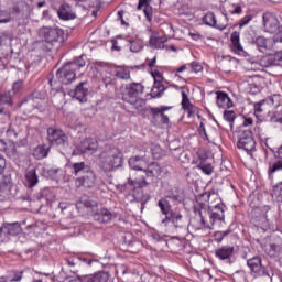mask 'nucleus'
Segmentation results:
<instances>
[{"label":"nucleus","instance_id":"nucleus-1","mask_svg":"<svg viewBox=\"0 0 282 282\" xmlns=\"http://www.w3.org/2000/svg\"><path fill=\"white\" fill-rule=\"evenodd\" d=\"M39 36L42 42L37 45L42 52H52L56 43H65V31L61 28L42 26Z\"/></svg>","mask_w":282,"mask_h":282},{"label":"nucleus","instance_id":"nucleus-2","mask_svg":"<svg viewBox=\"0 0 282 282\" xmlns=\"http://www.w3.org/2000/svg\"><path fill=\"white\" fill-rule=\"evenodd\" d=\"M97 166L104 173H111L122 166V151L116 147L108 148L97 156Z\"/></svg>","mask_w":282,"mask_h":282},{"label":"nucleus","instance_id":"nucleus-3","mask_svg":"<svg viewBox=\"0 0 282 282\" xmlns=\"http://www.w3.org/2000/svg\"><path fill=\"white\" fill-rule=\"evenodd\" d=\"M158 207L160 208L161 214L164 215V218L161 220L162 226H169V224H172L176 229L184 228V226H186L184 215L178 209H173L169 199H159Z\"/></svg>","mask_w":282,"mask_h":282},{"label":"nucleus","instance_id":"nucleus-4","mask_svg":"<svg viewBox=\"0 0 282 282\" xmlns=\"http://www.w3.org/2000/svg\"><path fill=\"white\" fill-rule=\"evenodd\" d=\"M85 58L83 56L76 57L73 62L66 63L56 72L57 79L62 85H72L73 80H76V72L85 67Z\"/></svg>","mask_w":282,"mask_h":282},{"label":"nucleus","instance_id":"nucleus-5","mask_svg":"<svg viewBox=\"0 0 282 282\" xmlns=\"http://www.w3.org/2000/svg\"><path fill=\"white\" fill-rule=\"evenodd\" d=\"M121 91L123 94L122 98L126 102L135 105V102H138V97L144 91V86L140 83H131L121 87Z\"/></svg>","mask_w":282,"mask_h":282},{"label":"nucleus","instance_id":"nucleus-6","mask_svg":"<svg viewBox=\"0 0 282 282\" xmlns=\"http://www.w3.org/2000/svg\"><path fill=\"white\" fill-rule=\"evenodd\" d=\"M202 21L205 25H208L209 28H215L216 30L224 32V30L228 28V21H230V18H228V12L223 11V20L217 21L215 13L207 12L203 17Z\"/></svg>","mask_w":282,"mask_h":282},{"label":"nucleus","instance_id":"nucleus-7","mask_svg":"<svg viewBox=\"0 0 282 282\" xmlns=\"http://www.w3.org/2000/svg\"><path fill=\"white\" fill-rule=\"evenodd\" d=\"M238 149L250 153L257 149V141H254V137L252 134V130L245 129L240 132V137L237 142Z\"/></svg>","mask_w":282,"mask_h":282},{"label":"nucleus","instance_id":"nucleus-8","mask_svg":"<svg viewBox=\"0 0 282 282\" xmlns=\"http://www.w3.org/2000/svg\"><path fill=\"white\" fill-rule=\"evenodd\" d=\"M206 213H208L209 215V224H212V226L226 221V215L224 214L226 213V205H224L223 203H218L214 206L208 205L206 207Z\"/></svg>","mask_w":282,"mask_h":282},{"label":"nucleus","instance_id":"nucleus-9","mask_svg":"<svg viewBox=\"0 0 282 282\" xmlns=\"http://www.w3.org/2000/svg\"><path fill=\"white\" fill-rule=\"evenodd\" d=\"M247 265L251 270V273L257 276H270V272L268 271V268L263 265V262L261 260V257H253L247 260Z\"/></svg>","mask_w":282,"mask_h":282},{"label":"nucleus","instance_id":"nucleus-10","mask_svg":"<svg viewBox=\"0 0 282 282\" xmlns=\"http://www.w3.org/2000/svg\"><path fill=\"white\" fill-rule=\"evenodd\" d=\"M171 109H173V107H171V106L150 107L149 113L152 116V120L154 122H156L158 118L160 117L162 124H169V122H170L169 116L165 115L164 112L171 111Z\"/></svg>","mask_w":282,"mask_h":282},{"label":"nucleus","instance_id":"nucleus-11","mask_svg":"<svg viewBox=\"0 0 282 282\" xmlns=\"http://www.w3.org/2000/svg\"><path fill=\"white\" fill-rule=\"evenodd\" d=\"M70 96L79 102H87L89 96V84L87 82H80L74 90L70 91Z\"/></svg>","mask_w":282,"mask_h":282},{"label":"nucleus","instance_id":"nucleus-12","mask_svg":"<svg viewBox=\"0 0 282 282\" xmlns=\"http://www.w3.org/2000/svg\"><path fill=\"white\" fill-rule=\"evenodd\" d=\"M75 184L77 188L84 186V188H94L96 186V174L94 171L88 170L84 175L76 178Z\"/></svg>","mask_w":282,"mask_h":282},{"label":"nucleus","instance_id":"nucleus-13","mask_svg":"<svg viewBox=\"0 0 282 282\" xmlns=\"http://www.w3.org/2000/svg\"><path fill=\"white\" fill-rule=\"evenodd\" d=\"M204 213H206V204H200L199 215L189 221V225L193 228V230L197 231L210 228V226L206 224V219H204Z\"/></svg>","mask_w":282,"mask_h":282},{"label":"nucleus","instance_id":"nucleus-14","mask_svg":"<svg viewBox=\"0 0 282 282\" xmlns=\"http://www.w3.org/2000/svg\"><path fill=\"white\" fill-rule=\"evenodd\" d=\"M152 77L154 78V85L151 89V97L152 98H162L164 91H166V87L160 82L162 80V75L160 72H152Z\"/></svg>","mask_w":282,"mask_h":282},{"label":"nucleus","instance_id":"nucleus-15","mask_svg":"<svg viewBox=\"0 0 282 282\" xmlns=\"http://www.w3.org/2000/svg\"><path fill=\"white\" fill-rule=\"evenodd\" d=\"M79 153H94L98 151V141L94 138H86L77 145Z\"/></svg>","mask_w":282,"mask_h":282},{"label":"nucleus","instance_id":"nucleus-16","mask_svg":"<svg viewBox=\"0 0 282 282\" xmlns=\"http://www.w3.org/2000/svg\"><path fill=\"white\" fill-rule=\"evenodd\" d=\"M231 41V52L238 54V56H248V53L243 50L241 45V35L239 32L234 31L230 35Z\"/></svg>","mask_w":282,"mask_h":282},{"label":"nucleus","instance_id":"nucleus-17","mask_svg":"<svg viewBox=\"0 0 282 282\" xmlns=\"http://www.w3.org/2000/svg\"><path fill=\"white\" fill-rule=\"evenodd\" d=\"M128 164L132 171H144L149 159H147V154L134 155L129 159Z\"/></svg>","mask_w":282,"mask_h":282},{"label":"nucleus","instance_id":"nucleus-18","mask_svg":"<svg viewBox=\"0 0 282 282\" xmlns=\"http://www.w3.org/2000/svg\"><path fill=\"white\" fill-rule=\"evenodd\" d=\"M262 19L267 32H270L271 34L281 28L279 26V19H276V17L272 13H264Z\"/></svg>","mask_w":282,"mask_h":282},{"label":"nucleus","instance_id":"nucleus-19","mask_svg":"<svg viewBox=\"0 0 282 282\" xmlns=\"http://www.w3.org/2000/svg\"><path fill=\"white\" fill-rule=\"evenodd\" d=\"M214 94L216 95V105L218 109H231L234 105L232 99H230V96H228L227 93L217 90Z\"/></svg>","mask_w":282,"mask_h":282},{"label":"nucleus","instance_id":"nucleus-20","mask_svg":"<svg viewBox=\"0 0 282 282\" xmlns=\"http://www.w3.org/2000/svg\"><path fill=\"white\" fill-rule=\"evenodd\" d=\"M165 197L174 204H184L185 202L184 189L180 187H172L171 189L166 191Z\"/></svg>","mask_w":282,"mask_h":282},{"label":"nucleus","instance_id":"nucleus-21","mask_svg":"<svg viewBox=\"0 0 282 282\" xmlns=\"http://www.w3.org/2000/svg\"><path fill=\"white\" fill-rule=\"evenodd\" d=\"M235 253V247L230 245L223 246L215 250V257L220 259V261H228L230 257Z\"/></svg>","mask_w":282,"mask_h":282},{"label":"nucleus","instance_id":"nucleus-22","mask_svg":"<svg viewBox=\"0 0 282 282\" xmlns=\"http://www.w3.org/2000/svg\"><path fill=\"white\" fill-rule=\"evenodd\" d=\"M57 15L61 21H73V19H76V12H74L69 4H62L57 11Z\"/></svg>","mask_w":282,"mask_h":282},{"label":"nucleus","instance_id":"nucleus-23","mask_svg":"<svg viewBox=\"0 0 282 282\" xmlns=\"http://www.w3.org/2000/svg\"><path fill=\"white\" fill-rule=\"evenodd\" d=\"M143 173L147 177H160L162 175V166L158 162H151L145 165Z\"/></svg>","mask_w":282,"mask_h":282},{"label":"nucleus","instance_id":"nucleus-24","mask_svg":"<svg viewBox=\"0 0 282 282\" xmlns=\"http://www.w3.org/2000/svg\"><path fill=\"white\" fill-rule=\"evenodd\" d=\"M182 110L183 111H187L188 113V118H191V116H194L195 111H197V108L191 102V99L188 98V95L186 94V91H182Z\"/></svg>","mask_w":282,"mask_h":282},{"label":"nucleus","instance_id":"nucleus-25","mask_svg":"<svg viewBox=\"0 0 282 282\" xmlns=\"http://www.w3.org/2000/svg\"><path fill=\"white\" fill-rule=\"evenodd\" d=\"M82 282H107L109 281V273L102 271L99 273L84 275L80 279Z\"/></svg>","mask_w":282,"mask_h":282},{"label":"nucleus","instance_id":"nucleus-26","mask_svg":"<svg viewBox=\"0 0 282 282\" xmlns=\"http://www.w3.org/2000/svg\"><path fill=\"white\" fill-rule=\"evenodd\" d=\"M151 0H139L137 10H143L147 21L151 23L153 21V9L150 6Z\"/></svg>","mask_w":282,"mask_h":282},{"label":"nucleus","instance_id":"nucleus-27","mask_svg":"<svg viewBox=\"0 0 282 282\" xmlns=\"http://www.w3.org/2000/svg\"><path fill=\"white\" fill-rule=\"evenodd\" d=\"M95 219L100 224H109L113 219V213L107 208H101L95 214Z\"/></svg>","mask_w":282,"mask_h":282},{"label":"nucleus","instance_id":"nucleus-28","mask_svg":"<svg viewBox=\"0 0 282 282\" xmlns=\"http://www.w3.org/2000/svg\"><path fill=\"white\" fill-rule=\"evenodd\" d=\"M40 171L42 177H45L46 180H58V173H61V169L50 166H41Z\"/></svg>","mask_w":282,"mask_h":282},{"label":"nucleus","instance_id":"nucleus-29","mask_svg":"<svg viewBox=\"0 0 282 282\" xmlns=\"http://www.w3.org/2000/svg\"><path fill=\"white\" fill-rule=\"evenodd\" d=\"M72 169H73V174L79 177H83V175H85L88 171H91L85 162L74 163Z\"/></svg>","mask_w":282,"mask_h":282},{"label":"nucleus","instance_id":"nucleus-30","mask_svg":"<svg viewBox=\"0 0 282 282\" xmlns=\"http://www.w3.org/2000/svg\"><path fill=\"white\" fill-rule=\"evenodd\" d=\"M3 230H7L8 235H11L12 237H17V235H21L23 231L21 224L19 223H9L4 226Z\"/></svg>","mask_w":282,"mask_h":282},{"label":"nucleus","instance_id":"nucleus-31","mask_svg":"<svg viewBox=\"0 0 282 282\" xmlns=\"http://www.w3.org/2000/svg\"><path fill=\"white\" fill-rule=\"evenodd\" d=\"M281 171H282V160H278L273 163H270L268 169L269 180H274V173H279Z\"/></svg>","mask_w":282,"mask_h":282},{"label":"nucleus","instance_id":"nucleus-32","mask_svg":"<svg viewBox=\"0 0 282 282\" xmlns=\"http://www.w3.org/2000/svg\"><path fill=\"white\" fill-rule=\"evenodd\" d=\"M25 186H28V188H34V186H36V169L26 172Z\"/></svg>","mask_w":282,"mask_h":282},{"label":"nucleus","instance_id":"nucleus-33","mask_svg":"<svg viewBox=\"0 0 282 282\" xmlns=\"http://www.w3.org/2000/svg\"><path fill=\"white\" fill-rule=\"evenodd\" d=\"M269 40L264 36H257L252 40V44L259 50V52H265L268 50Z\"/></svg>","mask_w":282,"mask_h":282},{"label":"nucleus","instance_id":"nucleus-34","mask_svg":"<svg viewBox=\"0 0 282 282\" xmlns=\"http://www.w3.org/2000/svg\"><path fill=\"white\" fill-rule=\"evenodd\" d=\"M63 130L54 129V128H48L47 129V138L51 144H54L57 142L58 139L64 134Z\"/></svg>","mask_w":282,"mask_h":282},{"label":"nucleus","instance_id":"nucleus-35","mask_svg":"<svg viewBox=\"0 0 282 282\" xmlns=\"http://www.w3.org/2000/svg\"><path fill=\"white\" fill-rule=\"evenodd\" d=\"M149 43L154 50H162L164 48V43H166V39L151 35Z\"/></svg>","mask_w":282,"mask_h":282},{"label":"nucleus","instance_id":"nucleus-36","mask_svg":"<svg viewBox=\"0 0 282 282\" xmlns=\"http://www.w3.org/2000/svg\"><path fill=\"white\" fill-rule=\"evenodd\" d=\"M200 163L197 165V169L204 173V175H213V164L204 162V158L199 156Z\"/></svg>","mask_w":282,"mask_h":282},{"label":"nucleus","instance_id":"nucleus-37","mask_svg":"<svg viewBox=\"0 0 282 282\" xmlns=\"http://www.w3.org/2000/svg\"><path fill=\"white\" fill-rule=\"evenodd\" d=\"M50 153V145L43 144L39 145L36 148V160H43L44 158H47Z\"/></svg>","mask_w":282,"mask_h":282},{"label":"nucleus","instance_id":"nucleus-38","mask_svg":"<svg viewBox=\"0 0 282 282\" xmlns=\"http://www.w3.org/2000/svg\"><path fill=\"white\" fill-rule=\"evenodd\" d=\"M128 185L133 186L134 188H144L149 186V182H147V178H142V180L128 178Z\"/></svg>","mask_w":282,"mask_h":282},{"label":"nucleus","instance_id":"nucleus-39","mask_svg":"<svg viewBox=\"0 0 282 282\" xmlns=\"http://www.w3.org/2000/svg\"><path fill=\"white\" fill-rule=\"evenodd\" d=\"M115 76L120 80H129L131 78V72L129 69L120 68L115 72Z\"/></svg>","mask_w":282,"mask_h":282},{"label":"nucleus","instance_id":"nucleus-40","mask_svg":"<svg viewBox=\"0 0 282 282\" xmlns=\"http://www.w3.org/2000/svg\"><path fill=\"white\" fill-rule=\"evenodd\" d=\"M236 118H237V115L235 113V111L232 110L224 111V120L229 123L230 129H232V124Z\"/></svg>","mask_w":282,"mask_h":282},{"label":"nucleus","instance_id":"nucleus-41","mask_svg":"<svg viewBox=\"0 0 282 282\" xmlns=\"http://www.w3.org/2000/svg\"><path fill=\"white\" fill-rule=\"evenodd\" d=\"M232 231L230 229H227L225 231H216L214 234V241H216V243H221L224 241L225 237H228V235H230Z\"/></svg>","mask_w":282,"mask_h":282},{"label":"nucleus","instance_id":"nucleus-42","mask_svg":"<svg viewBox=\"0 0 282 282\" xmlns=\"http://www.w3.org/2000/svg\"><path fill=\"white\" fill-rule=\"evenodd\" d=\"M53 145L61 147V149H67V147H69V137L64 133Z\"/></svg>","mask_w":282,"mask_h":282},{"label":"nucleus","instance_id":"nucleus-43","mask_svg":"<svg viewBox=\"0 0 282 282\" xmlns=\"http://www.w3.org/2000/svg\"><path fill=\"white\" fill-rule=\"evenodd\" d=\"M272 197H275L278 202H282V182L273 186Z\"/></svg>","mask_w":282,"mask_h":282},{"label":"nucleus","instance_id":"nucleus-44","mask_svg":"<svg viewBox=\"0 0 282 282\" xmlns=\"http://www.w3.org/2000/svg\"><path fill=\"white\" fill-rule=\"evenodd\" d=\"M0 105H12V93H0Z\"/></svg>","mask_w":282,"mask_h":282},{"label":"nucleus","instance_id":"nucleus-45","mask_svg":"<svg viewBox=\"0 0 282 282\" xmlns=\"http://www.w3.org/2000/svg\"><path fill=\"white\" fill-rule=\"evenodd\" d=\"M188 67L192 74H199V72L204 70V66L199 62L188 63Z\"/></svg>","mask_w":282,"mask_h":282},{"label":"nucleus","instance_id":"nucleus-46","mask_svg":"<svg viewBox=\"0 0 282 282\" xmlns=\"http://www.w3.org/2000/svg\"><path fill=\"white\" fill-rule=\"evenodd\" d=\"M10 192V181L8 178L0 176V193Z\"/></svg>","mask_w":282,"mask_h":282},{"label":"nucleus","instance_id":"nucleus-47","mask_svg":"<svg viewBox=\"0 0 282 282\" xmlns=\"http://www.w3.org/2000/svg\"><path fill=\"white\" fill-rule=\"evenodd\" d=\"M248 89H249V94H252L254 96L261 91V85H259L256 82H249Z\"/></svg>","mask_w":282,"mask_h":282},{"label":"nucleus","instance_id":"nucleus-48","mask_svg":"<svg viewBox=\"0 0 282 282\" xmlns=\"http://www.w3.org/2000/svg\"><path fill=\"white\" fill-rule=\"evenodd\" d=\"M130 52H133L134 54L138 52H141L142 50V43L140 41L130 40Z\"/></svg>","mask_w":282,"mask_h":282},{"label":"nucleus","instance_id":"nucleus-49","mask_svg":"<svg viewBox=\"0 0 282 282\" xmlns=\"http://www.w3.org/2000/svg\"><path fill=\"white\" fill-rule=\"evenodd\" d=\"M252 19H254V15L253 14H247L245 15L238 23V28H246V25H249L250 24V21H252Z\"/></svg>","mask_w":282,"mask_h":282},{"label":"nucleus","instance_id":"nucleus-50","mask_svg":"<svg viewBox=\"0 0 282 282\" xmlns=\"http://www.w3.org/2000/svg\"><path fill=\"white\" fill-rule=\"evenodd\" d=\"M269 61H271L272 65H279V63H282V51L270 55Z\"/></svg>","mask_w":282,"mask_h":282},{"label":"nucleus","instance_id":"nucleus-51","mask_svg":"<svg viewBox=\"0 0 282 282\" xmlns=\"http://www.w3.org/2000/svg\"><path fill=\"white\" fill-rule=\"evenodd\" d=\"M229 14H243V8L239 4H231V9L228 10Z\"/></svg>","mask_w":282,"mask_h":282},{"label":"nucleus","instance_id":"nucleus-52","mask_svg":"<svg viewBox=\"0 0 282 282\" xmlns=\"http://www.w3.org/2000/svg\"><path fill=\"white\" fill-rule=\"evenodd\" d=\"M23 89V79H19L13 83L12 91L13 94H19Z\"/></svg>","mask_w":282,"mask_h":282},{"label":"nucleus","instance_id":"nucleus-53","mask_svg":"<svg viewBox=\"0 0 282 282\" xmlns=\"http://www.w3.org/2000/svg\"><path fill=\"white\" fill-rule=\"evenodd\" d=\"M280 98H281V96H279V95H273V96H271V97H269V98H267V99H264V100H265V102H267L268 105H274L275 107H279V100H280Z\"/></svg>","mask_w":282,"mask_h":282},{"label":"nucleus","instance_id":"nucleus-54","mask_svg":"<svg viewBox=\"0 0 282 282\" xmlns=\"http://www.w3.org/2000/svg\"><path fill=\"white\" fill-rule=\"evenodd\" d=\"M65 263H66V265H68V268H74V267H76V263H78V258H76V257L66 258Z\"/></svg>","mask_w":282,"mask_h":282},{"label":"nucleus","instance_id":"nucleus-55","mask_svg":"<svg viewBox=\"0 0 282 282\" xmlns=\"http://www.w3.org/2000/svg\"><path fill=\"white\" fill-rule=\"evenodd\" d=\"M198 133L203 138V140H208V133L206 132V127H204V123L199 124Z\"/></svg>","mask_w":282,"mask_h":282},{"label":"nucleus","instance_id":"nucleus-56","mask_svg":"<svg viewBox=\"0 0 282 282\" xmlns=\"http://www.w3.org/2000/svg\"><path fill=\"white\" fill-rule=\"evenodd\" d=\"M265 105V100L263 99V100H261V101H259V102H256L254 104V112L256 113H262L263 112V108H261L262 106H264Z\"/></svg>","mask_w":282,"mask_h":282},{"label":"nucleus","instance_id":"nucleus-57","mask_svg":"<svg viewBox=\"0 0 282 282\" xmlns=\"http://www.w3.org/2000/svg\"><path fill=\"white\" fill-rule=\"evenodd\" d=\"M23 279V271L15 272L13 278L10 279V282H19Z\"/></svg>","mask_w":282,"mask_h":282},{"label":"nucleus","instance_id":"nucleus-58","mask_svg":"<svg viewBox=\"0 0 282 282\" xmlns=\"http://www.w3.org/2000/svg\"><path fill=\"white\" fill-rule=\"evenodd\" d=\"M278 33L274 35L275 43H282V25L278 29Z\"/></svg>","mask_w":282,"mask_h":282},{"label":"nucleus","instance_id":"nucleus-59","mask_svg":"<svg viewBox=\"0 0 282 282\" xmlns=\"http://www.w3.org/2000/svg\"><path fill=\"white\" fill-rule=\"evenodd\" d=\"M84 206L86 208H94V207L98 206V203H96V200L88 199V200L84 202Z\"/></svg>","mask_w":282,"mask_h":282},{"label":"nucleus","instance_id":"nucleus-60","mask_svg":"<svg viewBox=\"0 0 282 282\" xmlns=\"http://www.w3.org/2000/svg\"><path fill=\"white\" fill-rule=\"evenodd\" d=\"M6 158H3V155H0V175L3 173V171H6Z\"/></svg>","mask_w":282,"mask_h":282},{"label":"nucleus","instance_id":"nucleus-61","mask_svg":"<svg viewBox=\"0 0 282 282\" xmlns=\"http://www.w3.org/2000/svg\"><path fill=\"white\" fill-rule=\"evenodd\" d=\"M252 124H254V120H252V118H245L242 127H252Z\"/></svg>","mask_w":282,"mask_h":282},{"label":"nucleus","instance_id":"nucleus-62","mask_svg":"<svg viewBox=\"0 0 282 282\" xmlns=\"http://www.w3.org/2000/svg\"><path fill=\"white\" fill-rule=\"evenodd\" d=\"M112 47L111 50H113L115 52H120V50H122L119 45H118V41L117 40H112Z\"/></svg>","mask_w":282,"mask_h":282},{"label":"nucleus","instance_id":"nucleus-63","mask_svg":"<svg viewBox=\"0 0 282 282\" xmlns=\"http://www.w3.org/2000/svg\"><path fill=\"white\" fill-rule=\"evenodd\" d=\"M3 41H8V33L0 32V47L3 45Z\"/></svg>","mask_w":282,"mask_h":282},{"label":"nucleus","instance_id":"nucleus-64","mask_svg":"<svg viewBox=\"0 0 282 282\" xmlns=\"http://www.w3.org/2000/svg\"><path fill=\"white\" fill-rule=\"evenodd\" d=\"M186 69H189L188 64H185V65H182L181 67H178V68L176 69V73H177V74H182V72H186Z\"/></svg>","mask_w":282,"mask_h":282}]
</instances>
